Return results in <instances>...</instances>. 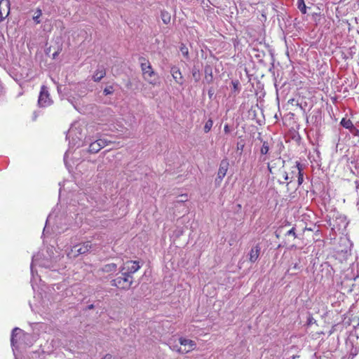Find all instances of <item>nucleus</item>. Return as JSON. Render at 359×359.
Here are the masks:
<instances>
[{
  "mask_svg": "<svg viewBox=\"0 0 359 359\" xmlns=\"http://www.w3.org/2000/svg\"><path fill=\"white\" fill-rule=\"evenodd\" d=\"M140 60L144 79L150 84L156 85L158 83V77L153 70L150 62L144 57L140 58Z\"/></svg>",
  "mask_w": 359,
  "mask_h": 359,
  "instance_id": "nucleus-1",
  "label": "nucleus"
},
{
  "mask_svg": "<svg viewBox=\"0 0 359 359\" xmlns=\"http://www.w3.org/2000/svg\"><path fill=\"white\" fill-rule=\"evenodd\" d=\"M133 283V276H129L128 273L122 272V276L113 279L111 281V285L118 288L128 290L130 287Z\"/></svg>",
  "mask_w": 359,
  "mask_h": 359,
  "instance_id": "nucleus-2",
  "label": "nucleus"
},
{
  "mask_svg": "<svg viewBox=\"0 0 359 359\" xmlns=\"http://www.w3.org/2000/svg\"><path fill=\"white\" fill-rule=\"evenodd\" d=\"M303 167L302 165L299 162L296 161V165L291 168L290 172V181L286 183V186L288 187L290 184H291L293 182V180L297 176V185L300 186L304 181V175H303Z\"/></svg>",
  "mask_w": 359,
  "mask_h": 359,
  "instance_id": "nucleus-3",
  "label": "nucleus"
},
{
  "mask_svg": "<svg viewBox=\"0 0 359 359\" xmlns=\"http://www.w3.org/2000/svg\"><path fill=\"white\" fill-rule=\"evenodd\" d=\"M92 248V245L90 242L87 241L82 244L74 245L68 252L67 255L70 257H77L79 255H83L90 251Z\"/></svg>",
  "mask_w": 359,
  "mask_h": 359,
  "instance_id": "nucleus-4",
  "label": "nucleus"
},
{
  "mask_svg": "<svg viewBox=\"0 0 359 359\" xmlns=\"http://www.w3.org/2000/svg\"><path fill=\"white\" fill-rule=\"evenodd\" d=\"M51 102L52 101L49 97L48 88L45 86H42L38 100L39 105L45 107L49 106Z\"/></svg>",
  "mask_w": 359,
  "mask_h": 359,
  "instance_id": "nucleus-5",
  "label": "nucleus"
},
{
  "mask_svg": "<svg viewBox=\"0 0 359 359\" xmlns=\"http://www.w3.org/2000/svg\"><path fill=\"white\" fill-rule=\"evenodd\" d=\"M140 268L139 262L136 261H129L121 269V271L128 273L129 276H132V274L137 271Z\"/></svg>",
  "mask_w": 359,
  "mask_h": 359,
  "instance_id": "nucleus-6",
  "label": "nucleus"
},
{
  "mask_svg": "<svg viewBox=\"0 0 359 359\" xmlns=\"http://www.w3.org/2000/svg\"><path fill=\"white\" fill-rule=\"evenodd\" d=\"M179 341L182 346L183 353H189L196 348V344L193 340L181 337L179 339Z\"/></svg>",
  "mask_w": 359,
  "mask_h": 359,
  "instance_id": "nucleus-7",
  "label": "nucleus"
},
{
  "mask_svg": "<svg viewBox=\"0 0 359 359\" xmlns=\"http://www.w3.org/2000/svg\"><path fill=\"white\" fill-rule=\"evenodd\" d=\"M229 163L227 158H224L221 161L219 168L217 172V177L216 182L219 180V182H221L223 178L225 177L226 172L229 169Z\"/></svg>",
  "mask_w": 359,
  "mask_h": 359,
  "instance_id": "nucleus-8",
  "label": "nucleus"
},
{
  "mask_svg": "<svg viewBox=\"0 0 359 359\" xmlns=\"http://www.w3.org/2000/svg\"><path fill=\"white\" fill-rule=\"evenodd\" d=\"M277 161L278 163H282V168L278 170V175L280 178L278 180L279 184H285L287 183V181H290V172L287 173L284 169L285 161L280 160V158L278 159Z\"/></svg>",
  "mask_w": 359,
  "mask_h": 359,
  "instance_id": "nucleus-9",
  "label": "nucleus"
},
{
  "mask_svg": "<svg viewBox=\"0 0 359 359\" xmlns=\"http://www.w3.org/2000/svg\"><path fill=\"white\" fill-rule=\"evenodd\" d=\"M107 145V142L105 140L98 139L90 144L88 151L90 153L96 154Z\"/></svg>",
  "mask_w": 359,
  "mask_h": 359,
  "instance_id": "nucleus-10",
  "label": "nucleus"
},
{
  "mask_svg": "<svg viewBox=\"0 0 359 359\" xmlns=\"http://www.w3.org/2000/svg\"><path fill=\"white\" fill-rule=\"evenodd\" d=\"M10 13V1L0 0V22L3 21Z\"/></svg>",
  "mask_w": 359,
  "mask_h": 359,
  "instance_id": "nucleus-11",
  "label": "nucleus"
},
{
  "mask_svg": "<svg viewBox=\"0 0 359 359\" xmlns=\"http://www.w3.org/2000/svg\"><path fill=\"white\" fill-rule=\"evenodd\" d=\"M170 74H172L173 79L175 81L176 83L181 85L183 83V76L180 69L177 67H172L170 69Z\"/></svg>",
  "mask_w": 359,
  "mask_h": 359,
  "instance_id": "nucleus-12",
  "label": "nucleus"
},
{
  "mask_svg": "<svg viewBox=\"0 0 359 359\" xmlns=\"http://www.w3.org/2000/svg\"><path fill=\"white\" fill-rule=\"evenodd\" d=\"M261 247L259 244L252 247L249 253V260L252 263H255L259 258Z\"/></svg>",
  "mask_w": 359,
  "mask_h": 359,
  "instance_id": "nucleus-13",
  "label": "nucleus"
},
{
  "mask_svg": "<svg viewBox=\"0 0 359 359\" xmlns=\"http://www.w3.org/2000/svg\"><path fill=\"white\" fill-rule=\"evenodd\" d=\"M106 75V72L104 67H99L95 74H93V79L94 81H100Z\"/></svg>",
  "mask_w": 359,
  "mask_h": 359,
  "instance_id": "nucleus-14",
  "label": "nucleus"
},
{
  "mask_svg": "<svg viewBox=\"0 0 359 359\" xmlns=\"http://www.w3.org/2000/svg\"><path fill=\"white\" fill-rule=\"evenodd\" d=\"M341 125L344 127L345 128L349 129L351 132L353 130H356L355 128L354 127L352 121L350 119H346L345 118H342L341 121Z\"/></svg>",
  "mask_w": 359,
  "mask_h": 359,
  "instance_id": "nucleus-15",
  "label": "nucleus"
},
{
  "mask_svg": "<svg viewBox=\"0 0 359 359\" xmlns=\"http://www.w3.org/2000/svg\"><path fill=\"white\" fill-rule=\"evenodd\" d=\"M205 72V80L208 83H210L212 81V71L210 66H206L204 69Z\"/></svg>",
  "mask_w": 359,
  "mask_h": 359,
  "instance_id": "nucleus-16",
  "label": "nucleus"
},
{
  "mask_svg": "<svg viewBox=\"0 0 359 359\" xmlns=\"http://www.w3.org/2000/svg\"><path fill=\"white\" fill-rule=\"evenodd\" d=\"M161 18L164 24L168 25L170 22L171 16L168 11L163 10L161 12Z\"/></svg>",
  "mask_w": 359,
  "mask_h": 359,
  "instance_id": "nucleus-17",
  "label": "nucleus"
},
{
  "mask_svg": "<svg viewBox=\"0 0 359 359\" xmlns=\"http://www.w3.org/2000/svg\"><path fill=\"white\" fill-rule=\"evenodd\" d=\"M117 268V265L114 263L105 264L102 269V271L105 273H111L116 271Z\"/></svg>",
  "mask_w": 359,
  "mask_h": 359,
  "instance_id": "nucleus-18",
  "label": "nucleus"
},
{
  "mask_svg": "<svg viewBox=\"0 0 359 359\" xmlns=\"http://www.w3.org/2000/svg\"><path fill=\"white\" fill-rule=\"evenodd\" d=\"M22 332V330L21 329L18 328V327H15L13 330L12 334H11V345L13 346H14L15 344L16 343L15 337H17L18 333Z\"/></svg>",
  "mask_w": 359,
  "mask_h": 359,
  "instance_id": "nucleus-19",
  "label": "nucleus"
},
{
  "mask_svg": "<svg viewBox=\"0 0 359 359\" xmlns=\"http://www.w3.org/2000/svg\"><path fill=\"white\" fill-rule=\"evenodd\" d=\"M297 6L299 10L302 12V13H306V6L304 2V0H297Z\"/></svg>",
  "mask_w": 359,
  "mask_h": 359,
  "instance_id": "nucleus-20",
  "label": "nucleus"
},
{
  "mask_svg": "<svg viewBox=\"0 0 359 359\" xmlns=\"http://www.w3.org/2000/svg\"><path fill=\"white\" fill-rule=\"evenodd\" d=\"M192 76L195 81H198L201 79L200 71L196 66L192 69Z\"/></svg>",
  "mask_w": 359,
  "mask_h": 359,
  "instance_id": "nucleus-21",
  "label": "nucleus"
},
{
  "mask_svg": "<svg viewBox=\"0 0 359 359\" xmlns=\"http://www.w3.org/2000/svg\"><path fill=\"white\" fill-rule=\"evenodd\" d=\"M42 15V11L41 9L38 8L33 16V20L36 24H39L41 22V20H39L40 17Z\"/></svg>",
  "mask_w": 359,
  "mask_h": 359,
  "instance_id": "nucleus-22",
  "label": "nucleus"
},
{
  "mask_svg": "<svg viewBox=\"0 0 359 359\" xmlns=\"http://www.w3.org/2000/svg\"><path fill=\"white\" fill-rule=\"evenodd\" d=\"M212 126H213L212 120L211 118L208 119L204 126V128H203L204 132L206 133H208L211 130Z\"/></svg>",
  "mask_w": 359,
  "mask_h": 359,
  "instance_id": "nucleus-23",
  "label": "nucleus"
},
{
  "mask_svg": "<svg viewBox=\"0 0 359 359\" xmlns=\"http://www.w3.org/2000/svg\"><path fill=\"white\" fill-rule=\"evenodd\" d=\"M180 51L184 57L189 58V50L188 48L183 43L180 45Z\"/></svg>",
  "mask_w": 359,
  "mask_h": 359,
  "instance_id": "nucleus-24",
  "label": "nucleus"
},
{
  "mask_svg": "<svg viewBox=\"0 0 359 359\" xmlns=\"http://www.w3.org/2000/svg\"><path fill=\"white\" fill-rule=\"evenodd\" d=\"M269 151V145L267 142H264L260 152L262 155H266Z\"/></svg>",
  "mask_w": 359,
  "mask_h": 359,
  "instance_id": "nucleus-25",
  "label": "nucleus"
},
{
  "mask_svg": "<svg viewBox=\"0 0 359 359\" xmlns=\"http://www.w3.org/2000/svg\"><path fill=\"white\" fill-rule=\"evenodd\" d=\"M276 164V163L273 162V161L271 163H268V165H267L268 170H269V172L272 175L274 174V168H276V165H275Z\"/></svg>",
  "mask_w": 359,
  "mask_h": 359,
  "instance_id": "nucleus-26",
  "label": "nucleus"
},
{
  "mask_svg": "<svg viewBox=\"0 0 359 359\" xmlns=\"http://www.w3.org/2000/svg\"><path fill=\"white\" fill-rule=\"evenodd\" d=\"M244 147H245V144L243 141L238 142L237 143V151H240V154H242Z\"/></svg>",
  "mask_w": 359,
  "mask_h": 359,
  "instance_id": "nucleus-27",
  "label": "nucleus"
},
{
  "mask_svg": "<svg viewBox=\"0 0 359 359\" xmlns=\"http://www.w3.org/2000/svg\"><path fill=\"white\" fill-rule=\"evenodd\" d=\"M170 347L172 351H177L180 353H183V351H182V347L179 346L178 345L170 346Z\"/></svg>",
  "mask_w": 359,
  "mask_h": 359,
  "instance_id": "nucleus-28",
  "label": "nucleus"
},
{
  "mask_svg": "<svg viewBox=\"0 0 359 359\" xmlns=\"http://www.w3.org/2000/svg\"><path fill=\"white\" fill-rule=\"evenodd\" d=\"M286 236H293L294 238H296V233H295V228L292 227L291 229H290L285 234Z\"/></svg>",
  "mask_w": 359,
  "mask_h": 359,
  "instance_id": "nucleus-29",
  "label": "nucleus"
},
{
  "mask_svg": "<svg viewBox=\"0 0 359 359\" xmlns=\"http://www.w3.org/2000/svg\"><path fill=\"white\" fill-rule=\"evenodd\" d=\"M112 93V87L105 88L104 90V94L108 95Z\"/></svg>",
  "mask_w": 359,
  "mask_h": 359,
  "instance_id": "nucleus-30",
  "label": "nucleus"
},
{
  "mask_svg": "<svg viewBox=\"0 0 359 359\" xmlns=\"http://www.w3.org/2000/svg\"><path fill=\"white\" fill-rule=\"evenodd\" d=\"M231 83L233 86V90L235 91L238 90V86H239L238 81H232Z\"/></svg>",
  "mask_w": 359,
  "mask_h": 359,
  "instance_id": "nucleus-31",
  "label": "nucleus"
},
{
  "mask_svg": "<svg viewBox=\"0 0 359 359\" xmlns=\"http://www.w3.org/2000/svg\"><path fill=\"white\" fill-rule=\"evenodd\" d=\"M224 130L226 133H230L231 130H230V128L229 126V125L226 124L224 127Z\"/></svg>",
  "mask_w": 359,
  "mask_h": 359,
  "instance_id": "nucleus-32",
  "label": "nucleus"
},
{
  "mask_svg": "<svg viewBox=\"0 0 359 359\" xmlns=\"http://www.w3.org/2000/svg\"><path fill=\"white\" fill-rule=\"evenodd\" d=\"M316 323V320L313 317H309L308 319V325H311L313 323Z\"/></svg>",
  "mask_w": 359,
  "mask_h": 359,
  "instance_id": "nucleus-33",
  "label": "nucleus"
},
{
  "mask_svg": "<svg viewBox=\"0 0 359 359\" xmlns=\"http://www.w3.org/2000/svg\"><path fill=\"white\" fill-rule=\"evenodd\" d=\"M213 95H214V90H213L212 88H210V89L208 90V96H209L210 99H211V98H212V97L213 96Z\"/></svg>",
  "mask_w": 359,
  "mask_h": 359,
  "instance_id": "nucleus-34",
  "label": "nucleus"
},
{
  "mask_svg": "<svg viewBox=\"0 0 359 359\" xmlns=\"http://www.w3.org/2000/svg\"><path fill=\"white\" fill-rule=\"evenodd\" d=\"M355 190L358 193H359V180H356L355 182Z\"/></svg>",
  "mask_w": 359,
  "mask_h": 359,
  "instance_id": "nucleus-35",
  "label": "nucleus"
},
{
  "mask_svg": "<svg viewBox=\"0 0 359 359\" xmlns=\"http://www.w3.org/2000/svg\"><path fill=\"white\" fill-rule=\"evenodd\" d=\"M34 257L32 258V264H31V266H30V268H31V273L33 275L34 274Z\"/></svg>",
  "mask_w": 359,
  "mask_h": 359,
  "instance_id": "nucleus-36",
  "label": "nucleus"
},
{
  "mask_svg": "<svg viewBox=\"0 0 359 359\" xmlns=\"http://www.w3.org/2000/svg\"><path fill=\"white\" fill-rule=\"evenodd\" d=\"M294 99H291L288 101L289 103H291V104H293V102H294Z\"/></svg>",
  "mask_w": 359,
  "mask_h": 359,
  "instance_id": "nucleus-37",
  "label": "nucleus"
},
{
  "mask_svg": "<svg viewBox=\"0 0 359 359\" xmlns=\"http://www.w3.org/2000/svg\"><path fill=\"white\" fill-rule=\"evenodd\" d=\"M93 307H94V306H93V304H90V305H89V306H88V309H93Z\"/></svg>",
  "mask_w": 359,
  "mask_h": 359,
  "instance_id": "nucleus-38",
  "label": "nucleus"
},
{
  "mask_svg": "<svg viewBox=\"0 0 359 359\" xmlns=\"http://www.w3.org/2000/svg\"><path fill=\"white\" fill-rule=\"evenodd\" d=\"M297 106H299V107L302 108L301 104H299L298 102H297Z\"/></svg>",
  "mask_w": 359,
  "mask_h": 359,
  "instance_id": "nucleus-39",
  "label": "nucleus"
},
{
  "mask_svg": "<svg viewBox=\"0 0 359 359\" xmlns=\"http://www.w3.org/2000/svg\"><path fill=\"white\" fill-rule=\"evenodd\" d=\"M294 269H297V264H294Z\"/></svg>",
  "mask_w": 359,
  "mask_h": 359,
  "instance_id": "nucleus-40",
  "label": "nucleus"
},
{
  "mask_svg": "<svg viewBox=\"0 0 359 359\" xmlns=\"http://www.w3.org/2000/svg\"><path fill=\"white\" fill-rule=\"evenodd\" d=\"M266 160V158H263L262 161H264Z\"/></svg>",
  "mask_w": 359,
  "mask_h": 359,
  "instance_id": "nucleus-41",
  "label": "nucleus"
}]
</instances>
